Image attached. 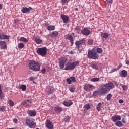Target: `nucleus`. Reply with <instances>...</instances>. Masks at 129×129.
<instances>
[{
    "instance_id": "obj_32",
    "label": "nucleus",
    "mask_w": 129,
    "mask_h": 129,
    "mask_svg": "<svg viewBox=\"0 0 129 129\" xmlns=\"http://www.w3.org/2000/svg\"><path fill=\"white\" fill-rule=\"evenodd\" d=\"M101 102L99 103L96 106V109L97 111H100L101 109Z\"/></svg>"
},
{
    "instance_id": "obj_25",
    "label": "nucleus",
    "mask_w": 129,
    "mask_h": 129,
    "mask_svg": "<svg viewBox=\"0 0 129 129\" xmlns=\"http://www.w3.org/2000/svg\"><path fill=\"white\" fill-rule=\"evenodd\" d=\"M93 95L94 96H98V95H102L101 92H100V90L95 91L93 93Z\"/></svg>"
},
{
    "instance_id": "obj_24",
    "label": "nucleus",
    "mask_w": 129,
    "mask_h": 129,
    "mask_svg": "<svg viewBox=\"0 0 129 129\" xmlns=\"http://www.w3.org/2000/svg\"><path fill=\"white\" fill-rule=\"evenodd\" d=\"M109 36V34H108V33H102L101 34V38H103L104 39H105V40H106V39H107V38H108Z\"/></svg>"
},
{
    "instance_id": "obj_55",
    "label": "nucleus",
    "mask_w": 129,
    "mask_h": 129,
    "mask_svg": "<svg viewBox=\"0 0 129 129\" xmlns=\"http://www.w3.org/2000/svg\"><path fill=\"white\" fill-rule=\"evenodd\" d=\"M123 102V100H122V99H120L119 100V103H122Z\"/></svg>"
},
{
    "instance_id": "obj_54",
    "label": "nucleus",
    "mask_w": 129,
    "mask_h": 129,
    "mask_svg": "<svg viewBox=\"0 0 129 129\" xmlns=\"http://www.w3.org/2000/svg\"><path fill=\"white\" fill-rule=\"evenodd\" d=\"M122 87L123 90H125L126 89V86H122Z\"/></svg>"
},
{
    "instance_id": "obj_29",
    "label": "nucleus",
    "mask_w": 129,
    "mask_h": 129,
    "mask_svg": "<svg viewBox=\"0 0 129 129\" xmlns=\"http://www.w3.org/2000/svg\"><path fill=\"white\" fill-rule=\"evenodd\" d=\"M20 89H22V91L27 90V86L26 85H21L19 87Z\"/></svg>"
},
{
    "instance_id": "obj_59",
    "label": "nucleus",
    "mask_w": 129,
    "mask_h": 129,
    "mask_svg": "<svg viewBox=\"0 0 129 129\" xmlns=\"http://www.w3.org/2000/svg\"><path fill=\"white\" fill-rule=\"evenodd\" d=\"M122 67V64H120L119 65V66H118V68H121V67Z\"/></svg>"
},
{
    "instance_id": "obj_14",
    "label": "nucleus",
    "mask_w": 129,
    "mask_h": 129,
    "mask_svg": "<svg viewBox=\"0 0 129 129\" xmlns=\"http://www.w3.org/2000/svg\"><path fill=\"white\" fill-rule=\"evenodd\" d=\"M46 126L48 129H54V125H53L52 122H51L50 120H47Z\"/></svg>"
},
{
    "instance_id": "obj_8",
    "label": "nucleus",
    "mask_w": 129,
    "mask_h": 129,
    "mask_svg": "<svg viewBox=\"0 0 129 129\" xmlns=\"http://www.w3.org/2000/svg\"><path fill=\"white\" fill-rule=\"evenodd\" d=\"M93 87H94L93 85L91 84H87L84 86V89L86 91H91L93 90Z\"/></svg>"
},
{
    "instance_id": "obj_39",
    "label": "nucleus",
    "mask_w": 129,
    "mask_h": 129,
    "mask_svg": "<svg viewBox=\"0 0 129 129\" xmlns=\"http://www.w3.org/2000/svg\"><path fill=\"white\" fill-rule=\"evenodd\" d=\"M96 51L98 54H101L103 52L102 48L98 47L96 49Z\"/></svg>"
},
{
    "instance_id": "obj_21",
    "label": "nucleus",
    "mask_w": 129,
    "mask_h": 129,
    "mask_svg": "<svg viewBox=\"0 0 129 129\" xmlns=\"http://www.w3.org/2000/svg\"><path fill=\"white\" fill-rule=\"evenodd\" d=\"M54 111L56 113H61L62 112V108L59 106L54 107Z\"/></svg>"
},
{
    "instance_id": "obj_57",
    "label": "nucleus",
    "mask_w": 129,
    "mask_h": 129,
    "mask_svg": "<svg viewBox=\"0 0 129 129\" xmlns=\"http://www.w3.org/2000/svg\"><path fill=\"white\" fill-rule=\"evenodd\" d=\"M34 78L33 77H30V80L32 81V80H34Z\"/></svg>"
},
{
    "instance_id": "obj_23",
    "label": "nucleus",
    "mask_w": 129,
    "mask_h": 129,
    "mask_svg": "<svg viewBox=\"0 0 129 129\" xmlns=\"http://www.w3.org/2000/svg\"><path fill=\"white\" fill-rule=\"evenodd\" d=\"M72 104H73V103L72 101H70V102L64 101L63 102V105H64V106H66L67 107L71 106Z\"/></svg>"
},
{
    "instance_id": "obj_49",
    "label": "nucleus",
    "mask_w": 129,
    "mask_h": 129,
    "mask_svg": "<svg viewBox=\"0 0 129 129\" xmlns=\"http://www.w3.org/2000/svg\"><path fill=\"white\" fill-rule=\"evenodd\" d=\"M61 4L62 5H65V4H66V3L68 2V1L67 0H61Z\"/></svg>"
},
{
    "instance_id": "obj_46",
    "label": "nucleus",
    "mask_w": 129,
    "mask_h": 129,
    "mask_svg": "<svg viewBox=\"0 0 129 129\" xmlns=\"http://www.w3.org/2000/svg\"><path fill=\"white\" fill-rule=\"evenodd\" d=\"M0 110L1 111L4 112L6 110V107L5 106H2L0 107Z\"/></svg>"
},
{
    "instance_id": "obj_40",
    "label": "nucleus",
    "mask_w": 129,
    "mask_h": 129,
    "mask_svg": "<svg viewBox=\"0 0 129 129\" xmlns=\"http://www.w3.org/2000/svg\"><path fill=\"white\" fill-rule=\"evenodd\" d=\"M8 104L10 105V106H14V105H15V103H14V101L12 100H9L8 101Z\"/></svg>"
},
{
    "instance_id": "obj_35",
    "label": "nucleus",
    "mask_w": 129,
    "mask_h": 129,
    "mask_svg": "<svg viewBox=\"0 0 129 129\" xmlns=\"http://www.w3.org/2000/svg\"><path fill=\"white\" fill-rule=\"evenodd\" d=\"M91 67H92L93 69H95V70H98V66L95 64V63L92 64L91 65Z\"/></svg>"
},
{
    "instance_id": "obj_58",
    "label": "nucleus",
    "mask_w": 129,
    "mask_h": 129,
    "mask_svg": "<svg viewBox=\"0 0 129 129\" xmlns=\"http://www.w3.org/2000/svg\"><path fill=\"white\" fill-rule=\"evenodd\" d=\"M126 64L127 65H129V60L126 61Z\"/></svg>"
},
{
    "instance_id": "obj_61",
    "label": "nucleus",
    "mask_w": 129,
    "mask_h": 129,
    "mask_svg": "<svg viewBox=\"0 0 129 129\" xmlns=\"http://www.w3.org/2000/svg\"><path fill=\"white\" fill-rule=\"evenodd\" d=\"M42 33H43L42 31H40V34H42Z\"/></svg>"
},
{
    "instance_id": "obj_45",
    "label": "nucleus",
    "mask_w": 129,
    "mask_h": 129,
    "mask_svg": "<svg viewBox=\"0 0 129 129\" xmlns=\"http://www.w3.org/2000/svg\"><path fill=\"white\" fill-rule=\"evenodd\" d=\"M79 41L81 45H84L85 44V38H83L82 40H80Z\"/></svg>"
},
{
    "instance_id": "obj_9",
    "label": "nucleus",
    "mask_w": 129,
    "mask_h": 129,
    "mask_svg": "<svg viewBox=\"0 0 129 129\" xmlns=\"http://www.w3.org/2000/svg\"><path fill=\"white\" fill-rule=\"evenodd\" d=\"M31 103H32V100H31V99H26L21 102V105H25V106H29Z\"/></svg>"
},
{
    "instance_id": "obj_26",
    "label": "nucleus",
    "mask_w": 129,
    "mask_h": 129,
    "mask_svg": "<svg viewBox=\"0 0 129 129\" xmlns=\"http://www.w3.org/2000/svg\"><path fill=\"white\" fill-rule=\"evenodd\" d=\"M58 35H59V32H58V31H53L52 32V34H51L50 36L51 37H52V38H55L57 37Z\"/></svg>"
},
{
    "instance_id": "obj_27",
    "label": "nucleus",
    "mask_w": 129,
    "mask_h": 129,
    "mask_svg": "<svg viewBox=\"0 0 129 129\" xmlns=\"http://www.w3.org/2000/svg\"><path fill=\"white\" fill-rule=\"evenodd\" d=\"M68 40L70 41L71 44V46H72V45H73V36H72L71 35H70L68 37Z\"/></svg>"
},
{
    "instance_id": "obj_6",
    "label": "nucleus",
    "mask_w": 129,
    "mask_h": 129,
    "mask_svg": "<svg viewBox=\"0 0 129 129\" xmlns=\"http://www.w3.org/2000/svg\"><path fill=\"white\" fill-rule=\"evenodd\" d=\"M59 64V68L60 69H63L65 67V64H66V62H67V58L62 57L58 59Z\"/></svg>"
},
{
    "instance_id": "obj_48",
    "label": "nucleus",
    "mask_w": 129,
    "mask_h": 129,
    "mask_svg": "<svg viewBox=\"0 0 129 129\" xmlns=\"http://www.w3.org/2000/svg\"><path fill=\"white\" fill-rule=\"evenodd\" d=\"M88 45H92V44H93V40L92 39H89L88 41Z\"/></svg>"
},
{
    "instance_id": "obj_51",
    "label": "nucleus",
    "mask_w": 129,
    "mask_h": 129,
    "mask_svg": "<svg viewBox=\"0 0 129 129\" xmlns=\"http://www.w3.org/2000/svg\"><path fill=\"white\" fill-rule=\"evenodd\" d=\"M13 122L17 124V122H18V119L17 118L13 119Z\"/></svg>"
},
{
    "instance_id": "obj_53",
    "label": "nucleus",
    "mask_w": 129,
    "mask_h": 129,
    "mask_svg": "<svg viewBox=\"0 0 129 129\" xmlns=\"http://www.w3.org/2000/svg\"><path fill=\"white\" fill-rule=\"evenodd\" d=\"M122 122L123 123H126V121H125V119L124 118H123L122 119Z\"/></svg>"
},
{
    "instance_id": "obj_31",
    "label": "nucleus",
    "mask_w": 129,
    "mask_h": 129,
    "mask_svg": "<svg viewBox=\"0 0 129 129\" xmlns=\"http://www.w3.org/2000/svg\"><path fill=\"white\" fill-rule=\"evenodd\" d=\"M90 107L91 106L89 104H86L85 105H84V106H83V108L86 109V110H88L89 109H90Z\"/></svg>"
},
{
    "instance_id": "obj_17",
    "label": "nucleus",
    "mask_w": 129,
    "mask_h": 129,
    "mask_svg": "<svg viewBox=\"0 0 129 129\" xmlns=\"http://www.w3.org/2000/svg\"><path fill=\"white\" fill-rule=\"evenodd\" d=\"M112 120L114 122H116L117 120H121V117L119 115L113 116L112 117Z\"/></svg>"
},
{
    "instance_id": "obj_2",
    "label": "nucleus",
    "mask_w": 129,
    "mask_h": 129,
    "mask_svg": "<svg viewBox=\"0 0 129 129\" xmlns=\"http://www.w3.org/2000/svg\"><path fill=\"white\" fill-rule=\"evenodd\" d=\"M87 57L89 59H93V60H98L99 55L95 51V49H92L88 52Z\"/></svg>"
},
{
    "instance_id": "obj_3",
    "label": "nucleus",
    "mask_w": 129,
    "mask_h": 129,
    "mask_svg": "<svg viewBox=\"0 0 129 129\" xmlns=\"http://www.w3.org/2000/svg\"><path fill=\"white\" fill-rule=\"evenodd\" d=\"M26 124L29 128H35L36 125L35 120L31 117H27L26 118Z\"/></svg>"
},
{
    "instance_id": "obj_37",
    "label": "nucleus",
    "mask_w": 129,
    "mask_h": 129,
    "mask_svg": "<svg viewBox=\"0 0 129 129\" xmlns=\"http://www.w3.org/2000/svg\"><path fill=\"white\" fill-rule=\"evenodd\" d=\"M91 81H92V82H98V81H99V78H93L91 79Z\"/></svg>"
},
{
    "instance_id": "obj_28",
    "label": "nucleus",
    "mask_w": 129,
    "mask_h": 129,
    "mask_svg": "<svg viewBox=\"0 0 129 129\" xmlns=\"http://www.w3.org/2000/svg\"><path fill=\"white\" fill-rule=\"evenodd\" d=\"M35 43H36V44H37L38 45L42 44V43H43V41H42V40H41L40 38H35Z\"/></svg>"
},
{
    "instance_id": "obj_43",
    "label": "nucleus",
    "mask_w": 129,
    "mask_h": 129,
    "mask_svg": "<svg viewBox=\"0 0 129 129\" xmlns=\"http://www.w3.org/2000/svg\"><path fill=\"white\" fill-rule=\"evenodd\" d=\"M75 45L76 47H77L78 48H79L80 47V46H81V44H80L79 41H76Z\"/></svg>"
},
{
    "instance_id": "obj_18",
    "label": "nucleus",
    "mask_w": 129,
    "mask_h": 129,
    "mask_svg": "<svg viewBox=\"0 0 129 129\" xmlns=\"http://www.w3.org/2000/svg\"><path fill=\"white\" fill-rule=\"evenodd\" d=\"M100 91L101 92V94H106L107 93V91H109L108 89L106 87H102L100 89Z\"/></svg>"
},
{
    "instance_id": "obj_42",
    "label": "nucleus",
    "mask_w": 129,
    "mask_h": 129,
    "mask_svg": "<svg viewBox=\"0 0 129 129\" xmlns=\"http://www.w3.org/2000/svg\"><path fill=\"white\" fill-rule=\"evenodd\" d=\"M24 47H25V44H24V43L21 42L18 44V48L19 49H23V48H24Z\"/></svg>"
},
{
    "instance_id": "obj_19",
    "label": "nucleus",
    "mask_w": 129,
    "mask_h": 129,
    "mask_svg": "<svg viewBox=\"0 0 129 129\" xmlns=\"http://www.w3.org/2000/svg\"><path fill=\"white\" fill-rule=\"evenodd\" d=\"M0 48L1 49L7 48V44H6V41H0Z\"/></svg>"
},
{
    "instance_id": "obj_38",
    "label": "nucleus",
    "mask_w": 129,
    "mask_h": 129,
    "mask_svg": "<svg viewBox=\"0 0 129 129\" xmlns=\"http://www.w3.org/2000/svg\"><path fill=\"white\" fill-rule=\"evenodd\" d=\"M69 89L70 92H74L75 91V87L74 86H72V87H69Z\"/></svg>"
},
{
    "instance_id": "obj_22",
    "label": "nucleus",
    "mask_w": 129,
    "mask_h": 129,
    "mask_svg": "<svg viewBox=\"0 0 129 129\" xmlns=\"http://www.w3.org/2000/svg\"><path fill=\"white\" fill-rule=\"evenodd\" d=\"M53 92H54V89L52 87H50L47 92V94L48 95H51V94H53Z\"/></svg>"
},
{
    "instance_id": "obj_16",
    "label": "nucleus",
    "mask_w": 129,
    "mask_h": 129,
    "mask_svg": "<svg viewBox=\"0 0 129 129\" xmlns=\"http://www.w3.org/2000/svg\"><path fill=\"white\" fill-rule=\"evenodd\" d=\"M28 114L29 116L34 117L37 115V113L35 110H29L28 111Z\"/></svg>"
},
{
    "instance_id": "obj_56",
    "label": "nucleus",
    "mask_w": 129,
    "mask_h": 129,
    "mask_svg": "<svg viewBox=\"0 0 129 129\" xmlns=\"http://www.w3.org/2000/svg\"><path fill=\"white\" fill-rule=\"evenodd\" d=\"M0 10H3V4H0Z\"/></svg>"
},
{
    "instance_id": "obj_10",
    "label": "nucleus",
    "mask_w": 129,
    "mask_h": 129,
    "mask_svg": "<svg viewBox=\"0 0 129 129\" xmlns=\"http://www.w3.org/2000/svg\"><path fill=\"white\" fill-rule=\"evenodd\" d=\"M90 33L91 32L88 30V29H87V28H85L81 30V34H82L83 36H89V35H90Z\"/></svg>"
},
{
    "instance_id": "obj_15",
    "label": "nucleus",
    "mask_w": 129,
    "mask_h": 129,
    "mask_svg": "<svg viewBox=\"0 0 129 129\" xmlns=\"http://www.w3.org/2000/svg\"><path fill=\"white\" fill-rule=\"evenodd\" d=\"M76 79L75 77H71L67 79V82L68 84H71V82H76Z\"/></svg>"
},
{
    "instance_id": "obj_63",
    "label": "nucleus",
    "mask_w": 129,
    "mask_h": 129,
    "mask_svg": "<svg viewBox=\"0 0 129 129\" xmlns=\"http://www.w3.org/2000/svg\"><path fill=\"white\" fill-rule=\"evenodd\" d=\"M73 36H74V33H72Z\"/></svg>"
},
{
    "instance_id": "obj_34",
    "label": "nucleus",
    "mask_w": 129,
    "mask_h": 129,
    "mask_svg": "<svg viewBox=\"0 0 129 129\" xmlns=\"http://www.w3.org/2000/svg\"><path fill=\"white\" fill-rule=\"evenodd\" d=\"M47 30L48 31H54V30H55V26L50 25V26H48Z\"/></svg>"
},
{
    "instance_id": "obj_60",
    "label": "nucleus",
    "mask_w": 129,
    "mask_h": 129,
    "mask_svg": "<svg viewBox=\"0 0 129 129\" xmlns=\"http://www.w3.org/2000/svg\"><path fill=\"white\" fill-rule=\"evenodd\" d=\"M75 11H78V8H75Z\"/></svg>"
},
{
    "instance_id": "obj_30",
    "label": "nucleus",
    "mask_w": 129,
    "mask_h": 129,
    "mask_svg": "<svg viewBox=\"0 0 129 129\" xmlns=\"http://www.w3.org/2000/svg\"><path fill=\"white\" fill-rule=\"evenodd\" d=\"M115 125L118 127H121V126L123 125L122 122H121V121H118L116 122Z\"/></svg>"
},
{
    "instance_id": "obj_12",
    "label": "nucleus",
    "mask_w": 129,
    "mask_h": 129,
    "mask_svg": "<svg viewBox=\"0 0 129 129\" xmlns=\"http://www.w3.org/2000/svg\"><path fill=\"white\" fill-rule=\"evenodd\" d=\"M60 18L62 20L63 24H67V23H68V21H69V17L67 15L62 14L61 15Z\"/></svg>"
},
{
    "instance_id": "obj_4",
    "label": "nucleus",
    "mask_w": 129,
    "mask_h": 129,
    "mask_svg": "<svg viewBox=\"0 0 129 129\" xmlns=\"http://www.w3.org/2000/svg\"><path fill=\"white\" fill-rule=\"evenodd\" d=\"M79 64V61H77L74 62H68L66 64V67L64 68L65 70H74L75 68V66L78 65Z\"/></svg>"
},
{
    "instance_id": "obj_1",
    "label": "nucleus",
    "mask_w": 129,
    "mask_h": 129,
    "mask_svg": "<svg viewBox=\"0 0 129 129\" xmlns=\"http://www.w3.org/2000/svg\"><path fill=\"white\" fill-rule=\"evenodd\" d=\"M28 65L30 69L33 70V71H40L41 70L40 63L36 61V60H30Z\"/></svg>"
},
{
    "instance_id": "obj_13",
    "label": "nucleus",
    "mask_w": 129,
    "mask_h": 129,
    "mask_svg": "<svg viewBox=\"0 0 129 129\" xmlns=\"http://www.w3.org/2000/svg\"><path fill=\"white\" fill-rule=\"evenodd\" d=\"M9 39L10 36L4 34V32H0V40H9Z\"/></svg>"
},
{
    "instance_id": "obj_7",
    "label": "nucleus",
    "mask_w": 129,
    "mask_h": 129,
    "mask_svg": "<svg viewBox=\"0 0 129 129\" xmlns=\"http://www.w3.org/2000/svg\"><path fill=\"white\" fill-rule=\"evenodd\" d=\"M114 84L111 82H109L108 83L104 85V87L107 88L109 91H110V89H113V88H114Z\"/></svg>"
},
{
    "instance_id": "obj_36",
    "label": "nucleus",
    "mask_w": 129,
    "mask_h": 129,
    "mask_svg": "<svg viewBox=\"0 0 129 129\" xmlns=\"http://www.w3.org/2000/svg\"><path fill=\"white\" fill-rule=\"evenodd\" d=\"M20 42H23L24 43H27L28 39L25 37H21L20 38Z\"/></svg>"
},
{
    "instance_id": "obj_50",
    "label": "nucleus",
    "mask_w": 129,
    "mask_h": 129,
    "mask_svg": "<svg viewBox=\"0 0 129 129\" xmlns=\"http://www.w3.org/2000/svg\"><path fill=\"white\" fill-rule=\"evenodd\" d=\"M41 72L42 73V74H45V73H46V69L44 68L43 69L41 70Z\"/></svg>"
},
{
    "instance_id": "obj_20",
    "label": "nucleus",
    "mask_w": 129,
    "mask_h": 129,
    "mask_svg": "<svg viewBox=\"0 0 129 129\" xmlns=\"http://www.w3.org/2000/svg\"><path fill=\"white\" fill-rule=\"evenodd\" d=\"M120 76L121 77L125 78L126 76H127V71L126 70H122L120 73Z\"/></svg>"
},
{
    "instance_id": "obj_33",
    "label": "nucleus",
    "mask_w": 129,
    "mask_h": 129,
    "mask_svg": "<svg viewBox=\"0 0 129 129\" xmlns=\"http://www.w3.org/2000/svg\"><path fill=\"white\" fill-rule=\"evenodd\" d=\"M0 99H4V93L2 91V86L0 85Z\"/></svg>"
},
{
    "instance_id": "obj_11",
    "label": "nucleus",
    "mask_w": 129,
    "mask_h": 129,
    "mask_svg": "<svg viewBox=\"0 0 129 129\" xmlns=\"http://www.w3.org/2000/svg\"><path fill=\"white\" fill-rule=\"evenodd\" d=\"M32 9L33 8H32L31 7L29 8L23 7L22 9L21 10V12L23 14H28V13H30V11H31Z\"/></svg>"
},
{
    "instance_id": "obj_41",
    "label": "nucleus",
    "mask_w": 129,
    "mask_h": 129,
    "mask_svg": "<svg viewBox=\"0 0 129 129\" xmlns=\"http://www.w3.org/2000/svg\"><path fill=\"white\" fill-rule=\"evenodd\" d=\"M64 121L66 122H69L70 121V117L69 116H66L64 117Z\"/></svg>"
},
{
    "instance_id": "obj_52",
    "label": "nucleus",
    "mask_w": 129,
    "mask_h": 129,
    "mask_svg": "<svg viewBox=\"0 0 129 129\" xmlns=\"http://www.w3.org/2000/svg\"><path fill=\"white\" fill-rule=\"evenodd\" d=\"M115 71H117V69H113V70H112L111 71V73L115 72Z\"/></svg>"
},
{
    "instance_id": "obj_44",
    "label": "nucleus",
    "mask_w": 129,
    "mask_h": 129,
    "mask_svg": "<svg viewBox=\"0 0 129 129\" xmlns=\"http://www.w3.org/2000/svg\"><path fill=\"white\" fill-rule=\"evenodd\" d=\"M112 98V95L111 94H108L106 96L107 100H110Z\"/></svg>"
},
{
    "instance_id": "obj_62",
    "label": "nucleus",
    "mask_w": 129,
    "mask_h": 129,
    "mask_svg": "<svg viewBox=\"0 0 129 129\" xmlns=\"http://www.w3.org/2000/svg\"><path fill=\"white\" fill-rule=\"evenodd\" d=\"M75 29H76V30H77V27H76V28H75Z\"/></svg>"
},
{
    "instance_id": "obj_47",
    "label": "nucleus",
    "mask_w": 129,
    "mask_h": 129,
    "mask_svg": "<svg viewBox=\"0 0 129 129\" xmlns=\"http://www.w3.org/2000/svg\"><path fill=\"white\" fill-rule=\"evenodd\" d=\"M112 0H106L105 3L106 4V5H107L109 3V4H110V5H111V4H112Z\"/></svg>"
},
{
    "instance_id": "obj_5",
    "label": "nucleus",
    "mask_w": 129,
    "mask_h": 129,
    "mask_svg": "<svg viewBox=\"0 0 129 129\" xmlns=\"http://www.w3.org/2000/svg\"><path fill=\"white\" fill-rule=\"evenodd\" d=\"M36 53L38 55H40V56H46L47 55V47H44L41 48H38Z\"/></svg>"
}]
</instances>
